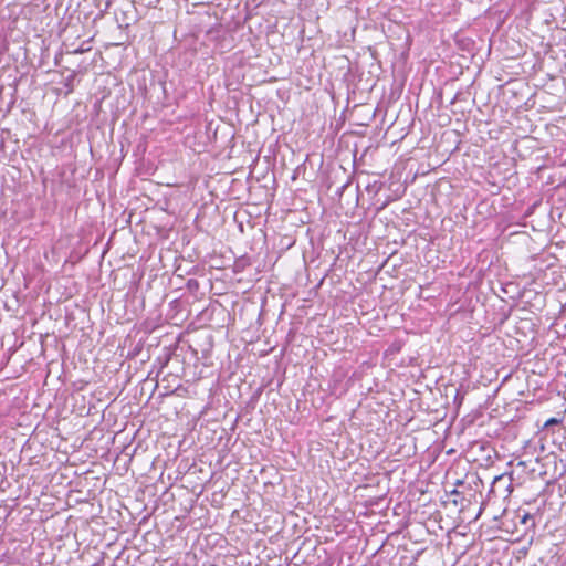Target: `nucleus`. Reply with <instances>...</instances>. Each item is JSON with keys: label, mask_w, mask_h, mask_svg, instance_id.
I'll list each match as a JSON object with an SVG mask.
<instances>
[{"label": "nucleus", "mask_w": 566, "mask_h": 566, "mask_svg": "<svg viewBox=\"0 0 566 566\" xmlns=\"http://www.w3.org/2000/svg\"><path fill=\"white\" fill-rule=\"evenodd\" d=\"M560 423V419H557V418H549L545 421L544 423V427L547 428V427H551V426H556V424H559Z\"/></svg>", "instance_id": "obj_1"}, {"label": "nucleus", "mask_w": 566, "mask_h": 566, "mask_svg": "<svg viewBox=\"0 0 566 566\" xmlns=\"http://www.w3.org/2000/svg\"><path fill=\"white\" fill-rule=\"evenodd\" d=\"M87 50H88L87 48H83V46H81V48H78V49H75V50L73 51V53H74V54H81V53H84V52H85V51H87Z\"/></svg>", "instance_id": "obj_2"}, {"label": "nucleus", "mask_w": 566, "mask_h": 566, "mask_svg": "<svg viewBox=\"0 0 566 566\" xmlns=\"http://www.w3.org/2000/svg\"><path fill=\"white\" fill-rule=\"evenodd\" d=\"M565 377H566V373H565Z\"/></svg>", "instance_id": "obj_3"}]
</instances>
